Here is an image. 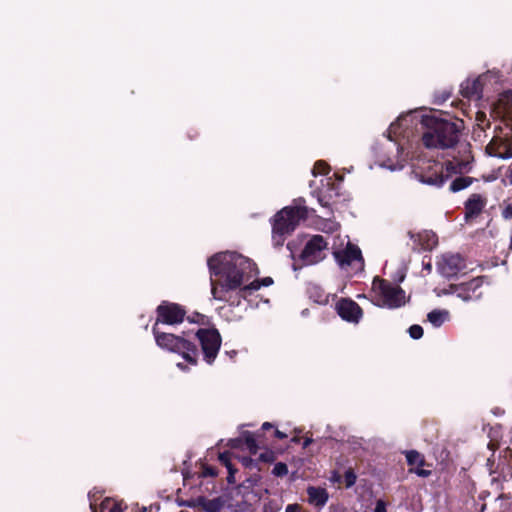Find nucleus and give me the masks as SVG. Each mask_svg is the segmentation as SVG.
<instances>
[{
	"mask_svg": "<svg viewBox=\"0 0 512 512\" xmlns=\"http://www.w3.org/2000/svg\"><path fill=\"white\" fill-rule=\"evenodd\" d=\"M219 462L228 469V466L231 467V453L228 451L222 452L218 456Z\"/></svg>",
	"mask_w": 512,
	"mask_h": 512,
	"instance_id": "nucleus-32",
	"label": "nucleus"
},
{
	"mask_svg": "<svg viewBox=\"0 0 512 512\" xmlns=\"http://www.w3.org/2000/svg\"><path fill=\"white\" fill-rule=\"evenodd\" d=\"M493 76L487 72L475 79H466L461 83L460 93L464 98L479 100L483 97L484 91L491 84Z\"/></svg>",
	"mask_w": 512,
	"mask_h": 512,
	"instance_id": "nucleus-10",
	"label": "nucleus"
},
{
	"mask_svg": "<svg viewBox=\"0 0 512 512\" xmlns=\"http://www.w3.org/2000/svg\"><path fill=\"white\" fill-rule=\"evenodd\" d=\"M254 460L250 457H243L242 458V464L246 467H251L252 464H253Z\"/></svg>",
	"mask_w": 512,
	"mask_h": 512,
	"instance_id": "nucleus-40",
	"label": "nucleus"
},
{
	"mask_svg": "<svg viewBox=\"0 0 512 512\" xmlns=\"http://www.w3.org/2000/svg\"><path fill=\"white\" fill-rule=\"evenodd\" d=\"M299 510H300V506L298 504H289L286 507L285 512H299Z\"/></svg>",
	"mask_w": 512,
	"mask_h": 512,
	"instance_id": "nucleus-39",
	"label": "nucleus"
},
{
	"mask_svg": "<svg viewBox=\"0 0 512 512\" xmlns=\"http://www.w3.org/2000/svg\"><path fill=\"white\" fill-rule=\"evenodd\" d=\"M504 459L506 460L508 466L512 469V449L511 448H506L504 450Z\"/></svg>",
	"mask_w": 512,
	"mask_h": 512,
	"instance_id": "nucleus-36",
	"label": "nucleus"
},
{
	"mask_svg": "<svg viewBox=\"0 0 512 512\" xmlns=\"http://www.w3.org/2000/svg\"><path fill=\"white\" fill-rule=\"evenodd\" d=\"M339 196L338 188L335 183L329 179L326 189H320L317 192V199L322 207L329 208L335 203V199Z\"/></svg>",
	"mask_w": 512,
	"mask_h": 512,
	"instance_id": "nucleus-18",
	"label": "nucleus"
},
{
	"mask_svg": "<svg viewBox=\"0 0 512 512\" xmlns=\"http://www.w3.org/2000/svg\"><path fill=\"white\" fill-rule=\"evenodd\" d=\"M272 474L276 477H284L288 474V467L283 462H278L274 465Z\"/></svg>",
	"mask_w": 512,
	"mask_h": 512,
	"instance_id": "nucleus-27",
	"label": "nucleus"
},
{
	"mask_svg": "<svg viewBox=\"0 0 512 512\" xmlns=\"http://www.w3.org/2000/svg\"><path fill=\"white\" fill-rule=\"evenodd\" d=\"M372 289L379 296V306L389 309H396L405 305V291L390 281L375 277L372 282Z\"/></svg>",
	"mask_w": 512,
	"mask_h": 512,
	"instance_id": "nucleus-6",
	"label": "nucleus"
},
{
	"mask_svg": "<svg viewBox=\"0 0 512 512\" xmlns=\"http://www.w3.org/2000/svg\"><path fill=\"white\" fill-rule=\"evenodd\" d=\"M450 97V93H447L446 95H444L440 101H436V103L440 104L444 101H446L448 98Z\"/></svg>",
	"mask_w": 512,
	"mask_h": 512,
	"instance_id": "nucleus-46",
	"label": "nucleus"
},
{
	"mask_svg": "<svg viewBox=\"0 0 512 512\" xmlns=\"http://www.w3.org/2000/svg\"><path fill=\"white\" fill-rule=\"evenodd\" d=\"M464 268L465 261L459 254H444L437 261L439 273L446 278L456 276Z\"/></svg>",
	"mask_w": 512,
	"mask_h": 512,
	"instance_id": "nucleus-13",
	"label": "nucleus"
},
{
	"mask_svg": "<svg viewBox=\"0 0 512 512\" xmlns=\"http://www.w3.org/2000/svg\"><path fill=\"white\" fill-rule=\"evenodd\" d=\"M90 507H91V509H93V512H96L93 504H90Z\"/></svg>",
	"mask_w": 512,
	"mask_h": 512,
	"instance_id": "nucleus-50",
	"label": "nucleus"
},
{
	"mask_svg": "<svg viewBox=\"0 0 512 512\" xmlns=\"http://www.w3.org/2000/svg\"><path fill=\"white\" fill-rule=\"evenodd\" d=\"M274 436L278 439H285L287 437V435L284 432H282L278 429L274 430Z\"/></svg>",
	"mask_w": 512,
	"mask_h": 512,
	"instance_id": "nucleus-41",
	"label": "nucleus"
},
{
	"mask_svg": "<svg viewBox=\"0 0 512 512\" xmlns=\"http://www.w3.org/2000/svg\"><path fill=\"white\" fill-rule=\"evenodd\" d=\"M299 441H300V437H298V436H295L292 438V442H294V443H299Z\"/></svg>",
	"mask_w": 512,
	"mask_h": 512,
	"instance_id": "nucleus-49",
	"label": "nucleus"
},
{
	"mask_svg": "<svg viewBox=\"0 0 512 512\" xmlns=\"http://www.w3.org/2000/svg\"><path fill=\"white\" fill-rule=\"evenodd\" d=\"M226 354H228V355L230 356V358H233V357H235V356H236L237 351H235V350H232V351H230V352H228V351H227V352H226Z\"/></svg>",
	"mask_w": 512,
	"mask_h": 512,
	"instance_id": "nucleus-47",
	"label": "nucleus"
},
{
	"mask_svg": "<svg viewBox=\"0 0 512 512\" xmlns=\"http://www.w3.org/2000/svg\"><path fill=\"white\" fill-rule=\"evenodd\" d=\"M330 171V167L328 166V164L322 160H319L317 161L315 164H314V167H313V174L314 175H326L328 174Z\"/></svg>",
	"mask_w": 512,
	"mask_h": 512,
	"instance_id": "nucleus-24",
	"label": "nucleus"
},
{
	"mask_svg": "<svg viewBox=\"0 0 512 512\" xmlns=\"http://www.w3.org/2000/svg\"><path fill=\"white\" fill-rule=\"evenodd\" d=\"M227 470H228L227 482L229 484H235L236 483L235 473L237 472V469L232 464L231 467L228 466Z\"/></svg>",
	"mask_w": 512,
	"mask_h": 512,
	"instance_id": "nucleus-35",
	"label": "nucleus"
},
{
	"mask_svg": "<svg viewBox=\"0 0 512 512\" xmlns=\"http://www.w3.org/2000/svg\"><path fill=\"white\" fill-rule=\"evenodd\" d=\"M480 287L481 281L475 278L459 285L451 284L448 289L443 290V294H455L463 301H470L480 296V294H476Z\"/></svg>",
	"mask_w": 512,
	"mask_h": 512,
	"instance_id": "nucleus-15",
	"label": "nucleus"
},
{
	"mask_svg": "<svg viewBox=\"0 0 512 512\" xmlns=\"http://www.w3.org/2000/svg\"><path fill=\"white\" fill-rule=\"evenodd\" d=\"M218 475V470L216 467L204 464L202 466L201 476L206 477H216Z\"/></svg>",
	"mask_w": 512,
	"mask_h": 512,
	"instance_id": "nucleus-29",
	"label": "nucleus"
},
{
	"mask_svg": "<svg viewBox=\"0 0 512 512\" xmlns=\"http://www.w3.org/2000/svg\"><path fill=\"white\" fill-rule=\"evenodd\" d=\"M242 444H243L242 437L230 440L231 448H240L242 446Z\"/></svg>",
	"mask_w": 512,
	"mask_h": 512,
	"instance_id": "nucleus-38",
	"label": "nucleus"
},
{
	"mask_svg": "<svg viewBox=\"0 0 512 512\" xmlns=\"http://www.w3.org/2000/svg\"><path fill=\"white\" fill-rule=\"evenodd\" d=\"M333 256L342 269L347 270L349 267L354 266L355 270H358L364 266V259L360 248L352 243H348L343 250L334 251Z\"/></svg>",
	"mask_w": 512,
	"mask_h": 512,
	"instance_id": "nucleus-11",
	"label": "nucleus"
},
{
	"mask_svg": "<svg viewBox=\"0 0 512 512\" xmlns=\"http://www.w3.org/2000/svg\"><path fill=\"white\" fill-rule=\"evenodd\" d=\"M275 459L274 453L272 451H266L261 453L259 456V460L265 463L273 462Z\"/></svg>",
	"mask_w": 512,
	"mask_h": 512,
	"instance_id": "nucleus-34",
	"label": "nucleus"
},
{
	"mask_svg": "<svg viewBox=\"0 0 512 512\" xmlns=\"http://www.w3.org/2000/svg\"><path fill=\"white\" fill-rule=\"evenodd\" d=\"M262 437V433H251L249 431H245L242 434V442L249 450L250 454L255 455L259 449V443H262L260 438Z\"/></svg>",
	"mask_w": 512,
	"mask_h": 512,
	"instance_id": "nucleus-20",
	"label": "nucleus"
},
{
	"mask_svg": "<svg viewBox=\"0 0 512 512\" xmlns=\"http://www.w3.org/2000/svg\"><path fill=\"white\" fill-rule=\"evenodd\" d=\"M152 334L159 348L180 355L191 365H197L199 351L197 345L190 340V332L183 331L181 335H175L162 332L157 324H153Z\"/></svg>",
	"mask_w": 512,
	"mask_h": 512,
	"instance_id": "nucleus-4",
	"label": "nucleus"
},
{
	"mask_svg": "<svg viewBox=\"0 0 512 512\" xmlns=\"http://www.w3.org/2000/svg\"><path fill=\"white\" fill-rule=\"evenodd\" d=\"M421 124L424 128L421 141L428 149L444 150L455 147L464 129L462 120H452L436 115H424Z\"/></svg>",
	"mask_w": 512,
	"mask_h": 512,
	"instance_id": "nucleus-2",
	"label": "nucleus"
},
{
	"mask_svg": "<svg viewBox=\"0 0 512 512\" xmlns=\"http://www.w3.org/2000/svg\"><path fill=\"white\" fill-rule=\"evenodd\" d=\"M327 248L328 242L322 235H313L305 244L299 258L304 265L317 264L325 258L324 251Z\"/></svg>",
	"mask_w": 512,
	"mask_h": 512,
	"instance_id": "nucleus-9",
	"label": "nucleus"
},
{
	"mask_svg": "<svg viewBox=\"0 0 512 512\" xmlns=\"http://www.w3.org/2000/svg\"><path fill=\"white\" fill-rule=\"evenodd\" d=\"M156 321L154 324L176 325L184 321L186 316L185 308L174 302L162 301L156 308Z\"/></svg>",
	"mask_w": 512,
	"mask_h": 512,
	"instance_id": "nucleus-8",
	"label": "nucleus"
},
{
	"mask_svg": "<svg viewBox=\"0 0 512 512\" xmlns=\"http://www.w3.org/2000/svg\"><path fill=\"white\" fill-rule=\"evenodd\" d=\"M307 294L310 299H312L315 303L318 304H326L328 301V296L324 292V290L318 285H309L307 287Z\"/></svg>",
	"mask_w": 512,
	"mask_h": 512,
	"instance_id": "nucleus-22",
	"label": "nucleus"
},
{
	"mask_svg": "<svg viewBox=\"0 0 512 512\" xmlns=\"http://www.w3.org/2000/svg\"><path fill=\"white\" fill-rule=\"evenodd\" d=\"M273 428H274V426L271 423L265 422V423L262 424L261 430L262 431H268V430H271Z\"/></svg>",
	"mask_w": 512,
	"mask_h": 512,
	"instance_id": "nucleus-42",
	"label": "nucleus"
},
{
	"mask_svg": "<svg viewBox=\"0 0 512 512\" xmlns=\"http://www.w3.org/2000/svg\"><path fill=\"white\" fill-rule=\"evenodd\" d=\"M507 177H508L510 183L512 184V163L509 166Z\"/></svg>",
	"mask_w": 512,
	"mask_h": 512,
	"instance_id": "nucleus-45",
	"label": "nucleus"
},
{
	"mask_svg": "<svg viewBox=\"0 0 512 512\" xmlns=\"http://www.w3.org/2000/svg\"><path fill=\"white\" fill-rule=\"evenodd\" d=\"M220 509V501L219 499H213L207 502L205 505V510L208 512H218Z\"/></svg>",
	"mask_w": 512,
	"mask_h": 512,
	"instance_id": "nucleus-33",
	"label": "nucleus"
},
{
	"mask_svg": "<svg viewBox=\"0 0 512 512\" xmlns=\"http://www.w3.org/2000/svg\"><path fill=\"white\" fill-rule=\"evenodd\" d=\"M188 320L193 323H197L199 325H209L210 319L200 313H195L192 317H188Z\"/></svg>",
	"mask_w": 512,
	"mask_h": 512,
	"instance_id": "nucleus-28",
	"label": "nucleus"
},
{
	"mask_svg": "<svg viewBox=\"0 0 512 512\" xmlns=\"http://www.w3.org/2000/svg\"><path fill=\"white\" fill-rule=\"evenodd\" d=\"M409 335L413 339H420L423 336V328L420 325L414 324L408 329Z\"/></svg>",
	"mask_w": 512,
	"mask_h": 512,
	"instance_id": "nucleus-30",
	"label": "nucleus"
},
{
	"mask_svg": "<svg viewBox=\"0 0 512 512\" xmlns=\"http://www.w3.org/2000/svg\"><path fill=\"white\" fill-rule=\"evenodd\" d=\"M307 494L309 503L317 507L324 506L329 498L326 489L321 487L310 486L307 489Z\"/></svg>",
	"mask_w": 512,
	"mask_h": 512,
	"instance_id": "nucleus-19",
	"label": "nucleus"
},
{
	"mask_svg": "<svg viewBox=\"0 0 512 512\" xmlns=\"http://www.w3.org/2000/svg\"><path fill=\"white\" fill-rule=\"evenodd\" d=\"M487 204V199L479 194L473 193L464 203L465 219H473L481 214Z\"/></svg>",
	"mask_w": 512,
	"mask_h": 512,
	"instance_id": "nucleus-17",
	"label": "nucleus"
},
{
	"mask_svg": "<svg viewBox=\"0 0 512 512\" xmlns=\"http://www.w3.org/2000/svg\"><path fill=\"white\" fill-rule=\"evenodd\" d=\"M314 209L306 206V200L302 197L293 200V204L279 210L270 220L272 226V241L275 247H282L301 221L309 218Z\"/></svg>",
	"mask_w": 512,
	"mask_h": 512,
	"instance_id": "nucleus-3",
	"label": "nucleus"
},
{
	"mask_svg": "<svg viewBox=\"0 0 512 512\" xmlns=\"http://www.w3.org/2000/svg\"><path fill=\"white\" fill-rule=\"evenodd\" d=\"M337 314L350 323L357 324L363 317V310L360 305L351 298H341L335 305Z\"/></svg>",
	"mask_w": 512,
	"mask_h": 512,
	"instance_id": "nucleus-12",
	"label": "nucleus"
},
{
	"mask_svg": "<svg viewBox=\"0 0 512 512\" xmlns=\"http://www.w3.org/2000/svg\"><path fill=\"white\" fill-rule=\"evenodd\" d=\"M207 265L213 298L231 306H239L242 299H246L260 287L273 284L271 277L246 284L252 277L255 264L236 252L217 253L208 259Z\"/></svg>",
	"mask_w": 512,
	"mask_h": 512,
	"instance_id": "nucleus-1",
	"label": "nucleus"
},
{
	"mask_svg": "<svg viewBox=\"0 0 512 512\" xmlns=\"http://www.w3.org/2000/svg\"><path fill=\"white\" fill-rule=\"evenodd\" d=\"M458 175L459 176H456L450 182V185H449L450 192L456 193L461 190H464L467 187H469L474 181V178L469 177V176H463L462 173L458 174Z\"/></svg>",
	"mask_w": 512,
	"mask_h": 512,
	"instance_id": "nucleus-21",
	"label": "nucleus"
},
{
	"mask_svg": "<svg viewBox=\"0 0 512 512\" xmlns=\"http://www.w3.org/2000/svg\"><path fill=\"white\" fill-rule=\"evenodd\" d=\"M466 166L464 161L459 160H448L444 163L432 160L417 171L416 176L424 184L442 187L453 176L463 173Z\"/></svg>",
	"mask_w": 512,
	"mask_h": 512,
	"instance_id": "nucleus-5",
	"label": "nucleus"
},
{
	"mask_svg": "<svg viewBox=\"0 0 512 512\" xmlns=\"http://www.w3.org/2000/svg\"><path fill=\"white\" fill-rule=\"evenodd\" d=\"M195 336L201 346L204 361L211 365L214 363L222 343V337L215 327L199 328Z\"/></svg>",
	"mask_w": 512,
	"mask_h": 512,
	"instance_id": "nucleus-7",
	"label": "nucleus"
},
{
	"mask_svg": "<svg viewBox=\"0 0 512 512\" xmlns=\"http://www.w3.org/2000/svg\"><path fill=\"white\" fill-rule=\"evenodd\" d=\"M501 216L504 220H512V201L504 202L501 209Z\"/></svg>",
	"mask_w": 512,
	"mask_h": 512,
	"instance_id": "nucleus-31",
	"label": "nucleus"
},
{
	"mask_svg": "<svg viewBox=\"0 0 512 512\" xmlns=\"http://www.w3.org/2000/svg\"><path fill=\"white\" fill-rule=\"evenodd\" d=\"M447 315L446 311L441 310H432L428 313L427 318L428 321L435 327H440L445 320V316Z\"/></svg>",
	"mask_w": 512,
	"mask_h": 512,
	"instance_id": "nucleus-23",
	"label": "nucleus"
},
{
	"mask_svg": "<svg viewBox=\"0 0 512 512\" xmlns=\"http://www.w3.org/2000/svg\"><path fill=\"white\" fill-rule=\"evenodd\" d=\"M357 480V475L352 468H349L344 473V484L346 488L352 487Z\"/></svg>",
	"mask_w": 512,
	"mask_h": 512,
	"instance_id": "nucleus-25",
	"label": "nucleus"
},
{
	"mask_svg": "<svg viewBox=\"0 0 512 512\" xmlns=\"http://www.w3.org/2000/svg\"><path fill=\"white\" fill-rule=\"evenodd\" d=\"M313 442L312 438L306 437L302 443L303 448H307Z\"/></svg>",
	"mask_w": 512,
	"mask_h": 512,
	"instance_id": "nucleus-44",
	"label": "nucleus"
},
{
	"mask_svg": "<svg viewBox=\"0 0 512 512\" xmlns=\"http://www.w3.org/2000/svg\"><path fill=\"white\" fill-rule=\"evenodd\" d=\"M177 366L181 369V370H186L187 369V366L184 365L183 363H178Z\"/></svg>",
	"mask_w": 512,
	"mask_h": 512,
	"instance_id": "nucleus-48",
	"label": "nucleus"
},
{
	"mask_svg": "<svg viewBox=\"0 0 512 512\" xmlns=\"http://www.w3.org/2000/svg\"><path fill=\"white\" fill-rule=\"evenodd\" d=\"M109 512H123L121 506L115 503L109 510Z\"/></svg>",
	"mask_w": 512,
	"mask_h": 512,
	"instance_id": "nucleus-43",
	"label": "nucleus"
},
{
	"mask_svg": "<svg viewBox=\"0 0 512 512\" xmlns=\"http://www.w3.org/2000/svg\"><path fill=\"white\" fill-rule=\"evenodd\" d=\"M373 512H387L385 502L378 500Z\"/></svg>",
	"mask_w": 512,
	"mask_h": 512,
	"instance_id": "nucleus-37",
	"label": "nucleus"
},
{
	"mask_svg": "<svg viewBox=\"0 0 512 512\" xmlns=\"http://www.w3.org/2000/svg\"><path fill=\"white\" fill-rule=\"evenodd\" d=\"M281 507V503L278 500L270 499L264 503L263 512H279Z\"/></svg>",
	"mask_w": 512,
	"mask_h": 512,
	"instance_id": "nucleus-26",
	"label": "nucleus"
},
{
	"mask_svg": "<svg viewBox=\"0 0 512 512\" xmlns=\"http://www.w3.org/2000/svg\"><path fill=\"white\" fill-rule=\"evenodd\" d=\"M486 152L493 157L512 158V135L494 136L486 146Z\"/></svg>",
	"mask_w": 512,
	"mask_h": 512,
	"instance_id": "nucleus-14",
	"label": "nucleus"
},
{
	"mask_svg": "<svg viewBox=\"0 0 512 512\" xmlns=\"http://www.w3.org/2000/svg\"><path fill=\"white\" fill-rule=\"evenodd\" d=\"M407 464L409 466V473H414L419 477H429L432 472L431 470L424 469V466H431L426 462V459L423 454L418 452L417 450H408L404 452Z\"/></svg>",
	"mask_w": 512,
	"mask_h": 512,
	"instance_id": "nucleus-16",
	"label": "nucleus"
}]
</instances>
